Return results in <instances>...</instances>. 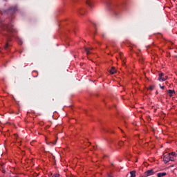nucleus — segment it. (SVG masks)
Listing matches in <instances>:
<instances>
[{
    "label": "nucleus",
    "instance_id": "nucleus-1",
    "mask_svg": "<svg viewBox=\"0 0 177 177\" xmlns=\"http://www.w3.org/2000/svg\"><path fill=\"white\" fill-rule=\"evenodd\" d=\"M0 27L2 28V30H4V31L7 32L5 33L6 44L4 46V49H9V46H10L9 42L11 41L10 39L12 37V34H13V32H16V29L13 28V24L12 21H10L8 24H5L3 22L0 21Z\"/></svg>",
    "mask_w": 177,
    "mask_h": 177
},
{
    "label": "nucleus",
    "instance_id": "nucleus-2",
    "mask_svg": "<svg viewBox=\"0 0 177 177\" xmlns=\"http://www.w3.org/2000/svg\"><path fill=\"white\" fill-rule=\"evenodd\" d=\"M17 11V7H12L3 12L0 11V15H3V13H7V15H13L14 13H16Z\"/></svg>",
    "mask_w": 177,
    "mask_h": 177
},
{
    "label": "nucleus",
    "instance_id": "nucleus-3",
    "mask_svg": "<svg viewBox=\"0 0 177 177\" xmlns=\"http://www.w3.org/2000/svg\"><path fill=\"white\" fill-rule=\"evenodd\" d=\"M168 76L164 75L162 73H159V77L158 78V81H167Z\"/></svg>",
    "mask_w": 177,
    "mask_h": 177
},
{
    "label": "nucleus",
    "instance_id": "nucleus-4",
    "mask_svg": "<svg viewBox=\"0 0 177 177\" xmlns=\"http://www.w3.org/2000/svg\"><path fill=\"white\" fill-rule=\"evenodd\" d=\"M163 160L165 161V164L169 162L170 161V153H167L163 156Z\"/></svg>",
    "mask_w": 177,
    "mask_h": 177
},
{
    "label": "nucleus",
    "instance_id": "nucleus-5",
    "mask_svg": "<svg viewBox=\"0 0 177 177\" xmlns=\"http://www.w3.org/2000/svg\"><path fill=\"white\" fill-rule=\"evenodd\" d=\"M93 50V48L84 47V50H85L87 56L91 55V53H92V52H91V50Z\"/></svg>",
    "mask_w": 177,
    "mask_h": 177
},
{
    "label": "nucleus",
    "instance_id": "nucleus-6",
    "mask_svg": "<svg viewBox=\"0 0 177 177\" xmlns=\"http://www.w3.org/2000/svg\"><path fill=\"white\" fill-rule=\"evenodd\" d=\"M176 158V153L175 152L170 153V161H175Z\"/></svg>",
    "mask_w": 177,
    "mask_h": 177
},
{
    "label": "nucleus",
    "instance_id": "nucleus-7",
    "mask_svg": "<svg viewBox=\"0 0 177 177\" xmlns=\"http://www.w3.org/2000/svg\"><path fill=\"white\" fill-rule=\"evenodd\" d=\"M106 6L108 9H111V10H114V7L111 6V3L110 2H106Z\"/></svg>",
    "mask_w": 177,
    "mask_h": 177
},
{
    "label": "nucleus",
    "instance_id": "nucleus-8",
    "mask_svg": "<svg viewBox=\"0 0 177 177\" xmlns=\"http://www.w3.org/2000/svg\"><path fill=\"white\" fill-rule=\"evenodd\" d=\"M153 174H154V171H153V169H150V170L147 171L146 176H150L151 175H153Z\"/></svg>",
    "mask_w": 177,
    "mask_h": 177
},
{
    "label": "nucleus",
    "instance_id": "nucleus-9",
    "mask_svg": "<svg viewBox=\"0 0 177 177\" xmlns=\"http://www.w3.org/2000/svg\"><path fill=\"white\" fill-rule=\"evenodd\" d=\"M116 72L117 71L114 67H112L111 69L109 71L110 74H115Z\"/></svg>",
    "mask_w": 177,
    "mask_h": 177
},
{
    "label": "nucleus",
    "instance_id": "nucleus-10",
    "mask_svg": "<svg viewBox=\"0 0 177 177\" xmlns=\"http://www.w3.org/2000/svg\"><path fill=\"white\" fill-rule=\"evenodd\" d=\"M130 177H136V171L133 170L130 171Z\"/></svg>",
    "mask_w": 177,
    "mask_h": 177
},
{
    "label": "nucleus",
    "instance_id": "nucleus-11",
    "mask_svg": "<svg viewBox=\"0 0 177 177\" xmlns=\"http://www.w3.org/2000/svg\"><path fill=\"white\" fill-rule=\"evenodd\" d=\"M167 93H169V96L172 97V94L175 93V91L174 90H168Z\"/></svg>",
    "mask_w": 177,
    "mask_h": 177
},
{
    "label": "nucleus",
    "instance_id": "nucleus-12",
    "mask_svg": "<svg viewBox=\"0 0 177 177\" xmlns=\"http://www.w3.org/2000/svg\"><path fill=\"white\" fill-rule=\"evenodd\" d=\"M165 175H167V173H166V172L158 173V174H157L158 177L165 176Z\"/></svg>",
    "mask_w": 177,
    "mask_h": 177
},
{
    "label": "nucleus",
    "instance_id": "nucleus-13",
    "mask_svg": "<svg viewBox=\"0 0 177 177\" xmlns=\"http://www.w3.org/2000/svg\"><path fill=\"white\" fill-rule=\"evenodd\" d=\"M86 3L90 6V8H92V1H91V0H87Z\"/></svg>",
    "mask_w": 177,
    "mask_h": 177
},
{
    "label": "nucleus",
    "instance_id": "nucleus-14",
    "mask_svg": "<svg viewBox=\"0 0 177 177\" xmlns=\"http://www.w3.org/2000/svg\"><path fill=\"white\" fill-rule=\"evenodd\" d=\"M148 89H149V91H153V89H154V86H149Z\"/></svg>",
    "mask_w": 177,
    "mask_h": 177
},
{
    "label": "nucleus",
    "instance_id": "nucleus-15",
    "mask_svg": "<svg viewBox=\"0 0 177 177\" xmlns=\"http://www.w3.org/2000/svg\"><path fill=\"white\" fill-rule=\"evenodd\" d=\"M119 146H124V142L121 141L120 142H119Z\"/></svg>",
    "mask_w": 177,
    "mask_h": 177
},
{
    "label": "nucleus",
    "instance_id": "nucleus-16",
    "mask_svg": "<svg viewBox=\"0 0 177 177\" xmlns=\"http://www.w3.org/2000/svg\"><path fill=\"white\" fill-rule=\"evenodd\" d=\"M159 86H160V89H164V86H162L161 84H159Z\"/></svg>",
    "mask_w": 177,
    "mask_h": 177
},
{
    "label": "nucleus",
    "instance_id": "nucleus-17",
    "mask_svg": "<svg viewBox=\"0 0 177 177\" xmlns=\"http://www.w3.org/2000/svg\"><path fill=\"white\" fill-rule=\"evenodd\" d=\"M80 15H84V10L80 11Z\"/></svg>",
    "mask_w": 177,
    "mask_h": 177
},
{
    "label": "nucleus",
    "instance_id": "nucleus-18",
    "mask_svg": "<svg viewBox=\"0 0 177 177\" xmlns=\"http://www.w3.org/2000/svg\"><path fill=\"white\" fill-rule=\"evenodd\" d=\"M1 172H2L3 174H5V172H6L5 169H3L1 170Z\"/></svg>",
    "mask_w": 177,
    "mask_h": 177
},
{
    "label": "nucleus",
    "instance_id": "nucleus-19",
    "mask_svg": "<svg viewBox=\"0 0 177 177\" xmlns=\"http://www.w3.org/2000/svg\"><path fill=\"white\" fill-rule=\"evenodd\" d=\"M121 132H122V133H124V131L122 129H120Z\"/></svg>",
    "mask_w": 177,
    "mask_h": 177
},
{
    "label": "nucleus",
    "instance_id": "nucleus-20",
    "mask_svg": "<svg viewBox=\"0 0 177 177\" xmlns=\"http://www.w3.org/2000/svg\"><path fill=\"white\" fill-rule=\"evenodd\" d=\"M53 145H56V142L53 143Z\"/></svg>",
    "mask_w": 177,
    "mask_h": 177
},
{
    "label": "nucleus",
    "instance_id": "nucleus-21",
    "mask_svg": "<svg viewBox=\"0 0 177 177\" xmlns=\"http://www.w3.org/2000/svg\"><path fill=\"white\" fill-rule=\"evenodd\" d=\"M158 93V91H156V94Z\"/></svg>",
    "mask_w": 177,
    "mask_h": 177
},
{
    "label": "nucleus",
    "instance_id": "nucleus-22",
    "mask_svg": "<svg viewBox=\"0 0 177 177\" xmlns=\"http://www.w3.org/2000/svg\"><path fill=\"white\" fill-rule=\"evenodd\" d=\"M127 122L124 121V124H126Z\"/></svg>",
    "mask_w": 177,
    "mask_h": 177
}]
</instances>
